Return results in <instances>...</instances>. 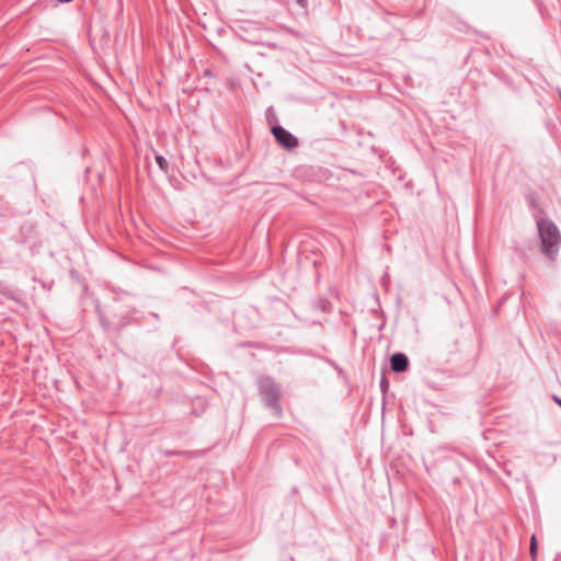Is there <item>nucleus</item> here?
<instances>
[{
	"instance_id": "f257e3e1",
	"label": "nucleus",
	"mask_w": 561,
	"mask_h": 561,
	"mask_svg": "<svg viewBox=\"0 0 561 561\" xmlns=\"http://www.w3.org/2000/svg\"><path fill=\"white\" fill-rule=\"evenodd\" d=\"M540 238L539 250L549 260H556L561 247V232L557 225L547 218L537 220Z\"/></svg>"
},
{
	"instance_id": "f03ea898",
	"label": "nucleus",
	"mask_w": 561,
	"mask_h": 561,
	"mask_svg": "<svg viewBox=\"0 0 561 561\" xmlns=\"http://www.w3.org/2000/svg\"><path fill=\"white\" fill-rule=\"evenodd\" d=\"M259 390L264 403L279 417L282 415V409L278 404L279 389L274 380L268 377L261 378L259 380Z\"/></svg>"
},
{
	"instance_id": "7ed1b4c3",
	"label": "nucleus",
	"mask_w": 561,
	"mask_h": 561,
	"mask_svg": "<svg viewBox=\"0 0 561 561\" xmlns=\"http://www.w3.org/2000/svg\"><path fill=\"white\" fill-rule=\"evenodd\" d=\"M272 133L279 145H282L286 149H291L297 147V139L285 128L282 126H274L272 128Z\"/></svg>"
},
{
	"instance_id": "20e7f679",
	"label": "nucleus",
	"mask_w": 561,
	"mask_h": 561,
	"mask_svg": "<svg viewBox=\"0 0 561 561\" xmlns=\"http://www.w3.org/2000/svg\"><path fill=\"white\" fill-rule=\"evenodd\" d=\"M408 357L402 353H396L390 357L391 369L396 373H402L408 368Z\"/></svg>"
},
{
	"instance_id": "39448f33",
	"label": "nucleus",
	"mask_w": 561,
	"mask_h": 561,
	"mask_svg": "<svg viewBox=\"0 0 561 561\" xmlns=\"http://www.w3.org/2000/svg\"><path fill=\"white\" fill-rule=\"evenodd\" d=\"M156 162L158 163L161 170L165 171L168 169V162L164 157L157 154Z\"/></svg>"
},
{
	"instance_id": "423d86ee",
	"label": "nucleus",
	"mask_w": 561,
	"mask_h": 561,
	"mask_svg": "<svg viewBox=\"0 0 561 561\" xmlns=\"http://www.w3.org/2000/svg\"><path fill=\"white\" fill-rule=\"evenodd\" d=\"M530 553L533 558H535L537 554V541L535 536H533L530 540Z\"/></svg>"
},
{
	"instance_id": "0eeeda50",
	"label": "nucleus",
	"mask_w": 561,
	"mask_h": 561,
	"mask_svg": "<svg viewBox=\"0 0 561 561\" xmlns=\"http://www.w3.org/2000/svg\"><path fill=\"white\" fill-rule=\"evenodd\" d=\"M297 2L301 5V7H305L306 5V0H297Z\"/></svg>"
},
{
	"instance_id": "6e6552de",
	"label": "nucleus",
	"mask_w": 561,
	"mask_h": 561,
	"mask_svg": "<svg viewBox=\"0 0 561 561\" xmlns=\"http://www.w3.org/2000/svg\"><path fill=\"white\" fill-rule=\"evenodd\" d=\"M554 401L561 407V399L554 397Z\"/></svg>"
}]
</instances>
